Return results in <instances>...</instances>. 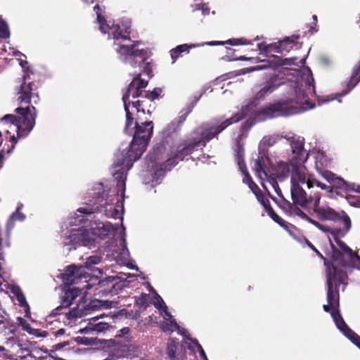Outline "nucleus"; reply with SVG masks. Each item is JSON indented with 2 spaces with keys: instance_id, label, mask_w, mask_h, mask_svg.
I'll list each match as a JSON object with an SVG mask.
<instances>
[{
  "instance_id": "nucleus-1",
  "label": "nucleus",
  "mask_w": 360,
  "mask_h": 360,
  "mask_svg": "<svg viewBox=\"0 0 360 360\" xmlns=\"http://www.w3.org/2000/svg\"><path fill=\"white\" fill-rule=\"evenodd\" d=\"M248 106L243 108L240 111L233 115L230 118L221 120L215 119L212 122H205L198 127L192 136L181 140L171 150L172 156L160 165V170L167 172L176 166L179 161H183L186 157L191 155L200 146L205 147L206 144L232 124L236 123L247 116Z\"/></svg>"
},
{
  "instance_id": "nucleus-2",
  "label": "nucleus",
  "mask_w": 360,
  "mask_h": 360,
  "mask_svg": "<svg viewBox=\"0 0 360 360\" xmlns=\"http://www.w3.org/2000/svg\"><path fill=\"white\" fill-rule=\"evenodd\" d=\"M29 75H24L15 89L16 100L20 105L15 110V115L8 114L1 121L9 122L16 127L17 138H25L35 125L37 110L34 105L39 102V82L29 81Z\"/></svg>"
},
{
  "instance_id": "nucleus-3",
  "label": "nucleus",
  "mask_w": 360,
  "mask_h": 360,
  "mask_svg": "<svg viewBox=\"0 0 360 360\" xmlns=\"http://www.w3.org/2000/svg\"><path fill=\"white\" fill-rule=\"evenodd\" d=\"M135 131L129 150L122 159L114 163L113 176L117 181V193L124 197L127 172L135 161L138 160L146 150L153 132V122L146 121L139 124L135 122Z\"/></svg>"
},
{
  "instance_id": "nucleus-4",
  "label": "nucleus",
  "mask_w": 360,
  "mask_h": 360,
  "mask_svg": "<svg viewBox=\"0 0 360 360\" xmlns=\"http://www.w3.org/2000/svg\"><path fill=\"white\" fill-rule=\"evenodd\" d=\"M300 167H297V169H295V167H292L290 192L292 201L303 208L309 209L310 214L311 210L320 220H338L340 217L339 214L333 209L319 206L322 196L319 191H311L307 195L305 191L297 182V180L302 184L307 183L306 176L300 172Z\"/></svg>"
},
{
  "instance_id": "nucleus-5",
  "label": "nucleus",
  "mask_w": 360,
  "mask_h": 360,
  "mask_svg": "<svg viewBox=\"0 0 360 360\" xmlns=\"http://www.w3.org/2000/svg\"><path fill=\"white\" fill-rule=\"evenodd\" d=\"M346 272L336 266L332 265L326 269V284H327V302L328 304L323 306L326 312H332V309L339 307V288L347 279Z\"/></svg>"
},
{
  "instance_id": "nucleus-6",
  "label": "nucleus",
  "mask_w": 360,
  "mask_h": 360,
  "mask_svg": "<svg viewBox=\"0 0 360 360\" xmlns=\"http://www.w3.org/2000/svg\"><path fill=\"white\" fill-rule=\"evenodd\" d=\"M229 44L231 46H239V45H250L252 44L251 41L245 38H238V39H229L226 41H212L204 42L201 44H184L177 46L176 48L170 51V55L173 60L172 63H174L176 60L180 56L181 53L184 52H188L190 49L195 48L200 46H218Z\"/></svg>"
},
{
  "instance_id": "nucleus-7",
  "label": "nucleus",
  "mask_w": 360,
  "mask_h": 360,
  "mask_svg": "<svg viewBox=\"0 0 360 360\" xmlns=\"http://www.w3.org/2000/svg\"><path fill=\"white\" fill-rule=\"evenodd\" d=\"M254 169L256 174L262 181V186L264 189L266 188L263 181H266L272 186L276 193L278 195H281V191L277 182V179L278 178L275 176L274 173H271L269 169L265 165L264 160L262 156L258 155L257 158L255 160Z\"/></svg>"
},
{
  "instance_id": "nucleus-8",
  "label": "nucleus",
  "mask_w": 360,
  "mask_h": 360,
  "mask_svg": "<svg viewBox=\"0 0 360 360\" xmlns=\"http://www.w3.org/2000/svg\"><path fill=\"white\" fill-rule=\"evenodd\" d=\"M295 112V108L291 105L288 101H278L262 108L259 114L269 118H274L279 116H288Z\"/></svg>"
},
{
  "instance_id": "nucleus-9",
  "label": "nucleus",
  "mask_w": 360,
  "mask_h": 360,
  "mask_svg": "<svg viewBox=\"0 0 360 360\" xmlns=\"http://www.w3.org/2000/svg\"><path fill=\"white\" fill-rule=\"evenodd\" d=\"M299 34H292L290 37H285L283 40H281L276 43L271 44L268 46H265L262 48L263 44H259V49L261 51L269 52V49H274L277 53H281L283 51H290L294 46L297 44V40L300 39Z\"/></svg>"
},
{
  "instance_id": "nucleus-10",
  "label": "nucleus",
  "mask_w": 360,
  "mask_h": 360,
  "mask_svg": "<svg viewBox=\"0 0 360 360\" xmlns=\"http://www.w3.org/2000/svg\"><path fill=\"white\" fill-rule=\"evenodd\" d=\"M97 338H87V337H75L72 338L70 340L63 341L60 343L55 344L52 346V351H58L66 346H72V349L77 352H80L81 351H83V349H80L79 348L75 349V346L74 345L75 343H76L77 345H87V346H92L97 345ZM85 349H84V351Z\"/></svg>"
},
{
  "instance_id": "nucleus-11",
  "label": "nucleus",
  "mask_w": 360,
  "mask_h": 360,
  "mask_svg": "<svg viewBox=\"0 0 360 360\" xmlns=\"http://www.w3.org/2000/svg\"><path fill=\"white\" fill-rule=\"evenodd\" d=\"M145 92H146V91L141 90L136 86H134L133 89L130 92H129V86H128L125 93L123 94V96H122V101H123L124 105L128 104V105H129V104L131 103L130 101H129L130 96H131L132 98H139V97H141V98H144ZM144 102H145V101L143 99L137 100L136 101L131 102V105H132L133 108H136V112L138 114L139 112H142L143 114L146 113L145 108H144Z\"/></svg>"
},
{
  "instance_id": "nucleus-12",
  "label": "nucleus",
  "mask_w": 360,
  "mask_h": 360,
  "mask_svg": "<svg viewBox=\"0 0 360 360\" xmlns=\"http://www.w3.org/2000/svg\"><path fill=\"white\" fill-rule=\"evenodd\" d=\"M88 277L89 274L84 271L83 266L77 267L75 265L68 266L62 275L63 281L67 285L77 283L81 278Z\"/></svg>"
},
{
  "instance_id": "nucleus-13",
  "label": "nucleus",
  "mask_w": 360,
  "mask_h": 360,
  "mask_svg": "<svg viewBox=\"0 0 360 360\" xmlns=\"http://www.w3.org/2000/svg\"><path fill=\"white\" fill-rule=\"evenodd\" d=\"M324 179L331 184V187L340 189L341 191L348 192L354 191L360 193V186L355 184H349L346 182L343 179L337 176L333 172H325Z\"/></svg>"
},
{
  "instance_id": "nucleus-14",
  "label": "nucleus",
  "mask_w": 360,
  "mask_h": 360,
  "mask_svg": "<svg viewBox=\"0 0 360 360\" xmlns=\"http://www.w3.org/2000/svg\"><path fill=\"white\" fill-rule=\"evenodd\" d=\"M103 315L96 316L90 319L87 326L79 331L81 333H88L90 332L101 333L107 330L109 328V324L103 321H98Z\"/></svg>"
},
{
  "instance_id": "nucleus-15",
  "label": "nucleus",
  "mask_w": 360,
  "mask_h": 360,
  "mask_svg": "<svg viewBox=\"0 0 360 360\" xmlns=\"http://www.w3.org/2000/svg\"><path fill=\"white\" fill-rule=\"evenodd\" d=\"M331 316L333 318L338 328L350 340L356 333H354L351 328H349L338 311L333 310L331 312Z\"/></svg>"
},
{
  "instance_id": "nucleus-16",
  "label": "nucleus",
  "mask_w": 360,
  "mask_h": 360,
  "mask_svg": "<svg viewBox=\"0 0 360 360\" xmlns=\"http://www.w3.org/2000/svg\"><path fill=\"white\" fill-rule=\"evenodd\" d=\"M17 322L24 331L35 338H46L49 335L46 330L33 328L27 321L22 317H17Z\"/></svg>"
},
{
  "instance_id": "nucleus-17",
  "label": "nucleus",
  "mask_w": 360,
  "mask_h": 360,
  "mask_svg": "<svg viewBox=\"0 0 360 360\" xmlns=\"http://www.w3.org/2000/svg\"><path fill=\"white\" fill-rule=\"evenodd\" d=\"M290 86L293 89L295 98V101L297 104L302 105L307 102L308 96L303 89V85L300 84L298 81L292 82Z\"/></svg>"
},
{
  "instance_id": "nucleus-18",
  "label": "nucleus",
  "mask_w": 360,
  "mask_h": 360,
  "mask_svg": "<svg viewBox=\"0 0 360 360\" xmlns=\"http://www.w3.org/2000/svg\"><path fill=\"white\" fill-rule=\"evenodd\" d=\"M290 86L293 89L295 98V101L297 104L302 105L307 102L308 96L303 89V85L300 84L298 81L292 82Z\"/></svg>"
},
{
  "instance_id": "nucleus-19",
  "label": "nucleus",
  "mask_w": 360,
  "mask_h": 360,
  "mask_svg": "<svg viewBox=\"0 0 360 360\" xmlns=\"http://www.w3.org/2000/svg\"><path fill=\"white\" fill-rule=\"evenodd\" d=\"M117 229L110 223L98 224L96 228L92 229L93 233L101 239L106 238L110 236L112 232L115 231Z\"/></svg>"
},
{
  "instance_id": "nucleus-20",
  "label": "nucleus",
  "mask_w": 360,
  "mask_h": 360,
  "mask_svg": "<svg viewBox=\"0 0 360 360\" xmlns=\"http://www.w3.org/2000/svg\"><path fill=\"white\" fill-rule=\"evenodd\" d=\"M139 41H134L133 44L130 46L127 45H121L117 49V53L122 57V60L124 62L127 60V59L133 58V56L136 53V47Z\"/></svg>"
},
{
  "instance_id": "nucleus-21",
  "label": "nucleus",
  "mask_w": 360,
  "mask_h": 360,
  "mask_svg": "<svg viewBox=\"0 0 360 360\" xmlns=\"http://www.w3.org/2000/svg\"><path fill=\"white\" fill-rule=\"evenodd\" d=\"M148 58L147 51L144 49L136 50V53L133 56V58L127 59L124 63H129L132 68L141 67V64L144 63Z\"/></svg>"
},
{
  "instance_id": "nucleus-22",
  "label": "nucleus",
  "mask_w": 360,
  "mask_h": 360,
  "mask_svg": "<svg viewBox=\"0 0 360 360\" xmlns=\"http://www.w3.org/2000/svg\"><path fill=\"white\" fill-rule=\"evenodd\" d=\"M110 22L109 21L105 25V29L106 32H107V30H112L111 35L114 39H115V40H119V39L130 40V37L129 36V32L127 31V29L125 30V33H127V34H123L122 31L120 30V27L118 25H115L112 23V25H110Z\"/></svg>"
},
{
  "instance_id": "nucleus-23",
  "label": "nucleus",
  "mask_w": 360,
  "mask_h": 360,
  "mask_svg": "<svg viewBox=\"0 0 360 360\" xmlns=\"http://www.w3.org/2000/svg\"><path fill=\"white\" fill-rule=\"evenodd\" d=\"M281 84H275L272 80L267 81L264 86L257 93L256 99L263 100L267 95L275 91Z\"/></svg>"
},
{
  "instance_id": "nucleus-24",
  "label": "nucleus",
  "mask_w": 360,
  "mask_h": 360,
  "mask_svg": "<svg viewBox=\"0 0 360 360\" xmlns=\"http://www.w3.org/2000/svg\"><path fill=\"white\" fill-rule=\"evenodd\" d=\"M298 204H295L293 201L292 203L286 201L283 209L290 215H296L300 217L301 219L306 220L308 219V215L304 213L300 207H297ZM299 206H300L299 205Z\"/></svg>"
},
{
  "instance_id": "nucleus-25",
  "label": "nucleus",
  "mask_w": 360,
  "mask_h": 360,
  "mask_svg": "<svg viewBox=\"0 0 360 360\" xmlns=\"http://www.w3.org/2000/svg\"><path fill=\"white\" fill-rule=\"evenodd\" d=\"M309 153L307 152H292V157L290 159V164L292 167H301L308 159Z\"/></svg>"
},
{
  "instance_id": "nucleus-26",
  "label": "nucleus",
  "mask_w": 360,
  "mask_h": 360,
  "mask_svg": "<svg viewBox=\"0 0 360 360\" xmlns=\"http://www.w3.org/2000/svg\"><path fill=\"white\" fill-rule=\"evenodd\" d=\"M273 57L274 58L273 60H268L266 61V64L262 65H257L252 68V70H260L266 68H272L274 70H276L281 65L288 64L287 63H285V60L287 59L283 60L277 56H273Z\"/></svg>"
},
{
  "instance_id": "nucleus-27",
  "label": "nucleus",
  "mask_w": 360,
  "mask_h": 360,
  "mask_svg": "<svg viewBox=\"0 0 360 360\" xmlns=\"http://www.w3.org/2000/svg\"><path fill=\"white\" fill-rule=\"evenodd\" d=\"M329 161L327 158L323 154L319 155L316 158L315 167L317 172L324 178L325 172H330L326 169L329 165Z\"/></svg>"
},
{
  "instance_id": "nucleus-28",
  "label": "nucleus",
  "mask_w": 360,
  "mask_h": 360,
  "mask_svg": "<svg viewBox=\"0 0 360 360\" xmlns=\"http://www.w3.org/2000/svg\"><path fill=\"white\" fill-rule=\"evenodd\" d=\"M235 153L236 158L239 168L240 170H243V168L246 169V165L244 160L245 150L243 143L240 141H237Z\"/></svg>"
},
{
  "instance_id": "nucleus-29",
  "label": "nucleus",
  "mask_w": 360,
  "mask_h": 360,
  "mask_svg": "<svg viewBox=\"0 0 360 360\" xmlns=\"http://www.w3.org/2000/svg\"><path fill=\"white\" fill-rule=\"evenodd\" d=\"M290 164L288 162H281L278 163L276 172L274 174L279 179H283L288 177L290 173Z\"/></svg>"
},
{
  "instance_id": "nucleus-30",
  "label": "nucleus",
  "mask_w": 360,
  "mask_h": 360,
  "mask_svg": "<svg viewBox=\"0 0 360 360\" xmlns=\"http://www.w3.org/2000/svg\"><path fill=\"white\" fill-rule=\"evenodd\" d=\"M236 49L226 47V55L224 56L221 59L225 61H236V60H249L251 58H247L244 56H237L235 55Z\"/></svg>"
},
{
  "instance_id": "nucleus-31",
  "label": "nucleus",
  "mask_w": 360,
  "mask_h": 360,
  "mask_svg": "<svg viewBox=\"0 0 360 360\" xmlns=\"http://www.w3.org/2000/svg\"><path fill=\"white\" fill-rule=\"evenodd\" d=\"M331 233L333 235H335L334 231H331ZM334 238L335 241L336 242L337 245L340 247L341 250L348 255L349 259H352L354 256L356 255V252H354L345 243L342 241L336 236H334Z\"/></svg>"
},
{
  "instance_id": "nucleus-32",
  "label": "nucleus",
  "mask_w": 360,
  "mask_h": 360,
  "mask_svg": "<svg viewBox=\"0 0 360 360\" xmlns=\"http://www.w3.org/2000/svg\"><path fill=\"white\" fill-rule=\"evenodd\" d=\"M124 110L126 112V123L124 129V131L127 134H132V129H131L133 124L134 117L132 113L129 111L128 104L124 105Z\"/></svg>"
},
{
  "instance_id": "nucleus-33",
  "label": "nucleus",
  "mask_w": 360,
  "mask_h": 360,
  "mask_svg": "<svg viewBox=\"0 0 360 360\" xmlns=\"http://www.w3.org/2000/svg\"><path fill=\"white\" fill-rule=\"evenodd\" d=\"M288 140L290 141L292 152H307L304 148V142L303 140H300L295 137H291L288 139Z\"/></svg>"
},
{
  "instance_id": "nucleus-34",
  "label": "nucleus",
  "mask_w": 360,
  "mask_h": 360,
  "mask_svg": "<svg viewBox=\"0 0 360 360\" xmlns=\"http://www.w3.org/2000/svg\"><path fill=\"white\" fill-rule=\"evenodd\" d=\"M147 85L148 81L142 79L141 78V73H139L136 75V77L132 79L131 83L129 84V92H130L135 86H136L141 90H144Z\"/></svg>"
},
{
  "instance_id": "nucleus-35",
  "label": "nucleus",
  "mask_w": 360,
  "mask_h": 360,
  "mask_svg": "<svg viewBox=\"0 0 360 360\" xmlns=\"http://www.w3.org/2000/svg\"><path fill=\"white\" fill-rule=\"evenodd\" d=\"M94 10L95 11L97 15V21L99 24V29L103 33H106L105 29V25L108 22L105 20V17L102 15V8L100 7L98 4H96L94 7Z\"/></svg>"
},
{
  "instance_id": "nucleus-36",
  "label": "nucleus",
  "mask_w": 360,
  "mask_h": 360,
  "mask_svg": "<svg viewBox=\"0 0 360 360\" xmlns=\"http://www.w3.org/2000/svg\"><path fill=\"white\" fill-rule=\"evenodd\" d=\"M360 81V65L355 67L353 70L352 76L349 81L347 83L349 91L353 89Z\"/></svg>"
},
{
  "instance_id": "nucleus-37",
  "label": "nucleus",
  "mask_w": 360,
  "mask_h": 360,
  "mask_svg": "<svg viewBox=\"0 0 360 360\" xmlns=\"http://www.w3.org/2000/svg\"><path fill=\"white\" fill-rule=\"evenodd\" d=\"M266 212H267L268 215L277 224H278L281 226L283 228L288 227V223L283 219L281 217H279L274 210V209L271 207H269L266 210Z\"/></svg>"
},
{
  "instance_id": "nucleus-38",
  "label": "nucleus",
  "mask_w": 360,
  "mask_h": 360,
  "mask_svg": "<svg viewBox=\"0 0 360 360\" xmlns=\"http://www.w3.org/2000/svg\"><path fill=\"white\" fill-rule=\"evenodd\" d=\"M160 328L164 332H169L170 333L174 331V329H179V326L174 319L169 320L167 322H163L160 325Z\"/></svg>"
},
{
  "instance_id": "nucleus-39",
  "label": "nucleus",
  "mask_w": 360,
  "mask_h": 360,
  "mask_svg": "<svg viewBox=\"0 0 360 360\" xmlns=\"http://www.w3.org/2000/svg\"><path fill=\"white\" fill-rule=\"evenodd\" d=\"M279 139L278 136L276 135H269V136H265L263 137L261 141V144L264 147L269 148L273 146L275 143H277V141Z\"/></svg>"
},
{
  "instance_id": "nucleus-40",
  "label": "nucleus",
  "mask_w": 360,
  "mask_h": 360,
  "mask_svg": "<svg viewBox=\"0 0 360 360\" xmlns=\"http://www.w3.org/2000/svg\"><path fill=\"white\" fill-rule=\"evenodd\" d=\"M177 345L178 342L174 340H169L167 343V354L171 360H175Z\"/></svg>"
},
{
  "instance_id": "nucleus-41",
  "label": "nucleus",
  "mask_w": 360,
  "mask_h": 360,
  "mask_svg": "<svg viewBox=\"0 0 360 360\" xmlns=\"http://www.w3.org/2000/svg\"><path fill=\"white\" fill-rule=\"evenodd\" d=\"M10 37V32L6 22L0 15V38L7 39Z\"/></svg>"
},
{
  "instance_id": "nucleus-42",
  "label": "nucleus",
  "mask_w": 360,
  "mask_h": 360,
  "mask_svg": "<svg viewBox=\"0 0 360 360\" xmlns=\"http://www.w3.org/2000/svg\"><path fill=\"white\" fill-rule=\"evenodd\" d=\"M73 300H74L70 299V297H66L65 291L64 295L62 297L61 304L54 309V311H56L55 314H59L60 313V311L63 308H68V307H70L72 303Z\"/></svg>"
},
{
  "instance_id": "nucleus-43",
  "label": "nucleus",
  "mask_w": 360,
  "mask_h": 360,
  "mask_svg": "<svg viewBox=\"0 0 360 360\" xmlns=\"http://www.w3.org/2000/svg\"><path fill=\"white\" fill-rule=\"evenodd\" d=\"M17 300L19 302V304L23 307L25 310L26 316L29 317L30 316V306L26 301L25 297L22 293H19L17 295Z\"/></svg>"
},
{
  "instance_id": "nucleus-44",
  "label": "nucleus",
  "mask_w": 360,
  "mask_h": 360,
  "mask_svg": "<svg viewBox=\"0 0 360 360\" xmlns=\"http://www.w3.org/2000/svg\"><path fill=\"white\" fill-rule=\"evenodd\" d=\"M4 311L0 309V325L3 324V327L8 328L11 332H14L16 329L14 323H11V321L6 319L4 316H3L2 314Z\"/></svg>"
},
{
  "instance_id": "nucleus-45",
  "label": "nucleus",
  "mask_w": 360,
  "mask_h": 360,
  "mask_svg": "<svg viewBox=\"0 0 360 360\" xmlns=\"http://www.w3.org/2000/svg\"><path fill=\"white\" fill-rule=\"evenodd\" d=\"M307 184L309 188H311L315 184L317 187L321 188L323 190H327L331 191V189L329 186L323 184L315 179H308L307 181Z\"/></svg>"
},
{
  "instance_id": "nucleus-46",
  "label": "nucleus",
  "mask_w": 360,
  "mask_h": 360,
  "mask_svg": "<svg viewBox=\"0 0 360 360\" xmlns=\"http://www.w3.org/2000/svg\"><path fill=\"white\" fill-rule=\"evenodd\" d=\"M102 257L99 255H92L86 259L84 263V267L90 269L93 265L98 264L101 262Z\"/></svg>"
},
{
  "instance_id": "nucleus-47",
  "label": "nucleus",
  "mask_w": 360,
  "mask_h": 360,
  "mask_svg": "<svg viewBox=\"0 0 360 360\" xmlns=\"http://www.w3.org/2000/svg\"><path fill=\"white\" fill-rule=\"evenodd\" d=\"M255 196L257 200L261 203V205L264 207V208L267 210L268 207H271L268 198L264 195V194L260 191L258 193H255Z\"/></svg>"
},
{
  "instance_id": "nucleus-48",
  "label": "nucleus",
  "mask_w": 360,
  "mask_h": 360,
  "mask_svg": "<svg viewBox=\"0 0 360 360\" xmlns=\"http://www.w3.org/2000/svg\"><path fill=\"white\" fill-rule=\"evenodd\" d=\"M303 240L305 243V244L311 250H313L316 255L321 258L325 263L326 264V259L324 257V256L316 248V247L306 238L303 237Z\"/></svg>"
},
{
  "instance_id": "nucleus-49",
  "label": "nucleus",
  "mask_w": 360,
  "mask_h": 360,
  "mask_svg": "<svg viewBox=\"0 0 360 360\" xmlns=\"http://www.w3.org/2000/svg\"><path fill=\"white\" fill-rule=\"evenodd\" d=\"M162 92L161 89L160 88H155L152 91H146L144 98L149 99L150 101H154L156 98H158L160 93Z\"/></svg>"
},
{
  "instance_id": "nucleus-50",
  "label": "nucleus",
  "mask_w": 360,
  "mask_h": 360,
  "mask_svg": "<svg viewBox=\"0 0 360 360\" xmlns=\"http://www.w3.org/2000/svg\"><path fill=\"white\" fill-rule=\"evenodd\" d=\"M193 106L189 105L185 112H181V115L177 119V124L181 125L186 120L188 115L192 112Z\"/></svg>"
},
{
  "instance_id": "nucleus-51",
  "label": "nucleus",
  "mask_w": 360,
  "mask_h": 360,
  "mask_svg": "<svg viewBox=\"0 0 360 360\" xmlns=\"http://www.w3.org/2000/svg\"><path fill=\"white\" fill-rule=\"evenodd\" d=\"M82 292V290L78 288H72L66 290V297H70V299L75 300Z\"/></svg>"
},
{
  "instance_id": "nucleus-52",
  "label": "nucleus",
  "mask_w": 360,
  "mask_h": 360,
  "mask_svg": "<svg viewBox=\"0 0 360 360\" xmlns=\"http://www.w3.org/2000/svg\"><path fill=\"white\" fill-rule=\"evenodd\" d=\"M328 240L332 250V259L333 260L340 259L342 257V252L335 246V245L332 243L330 238H328Z\"/></svg>"
},
{
  "instance_id": "nucleus-53",
  "label": "nucleus",
  "mask_w": 360,
  "mask_h": 360,
  "mask_svg": "<svg viewBox=\"0 0 360 360\" xmlns=\"http://www.w3.org/2000/svg\"><path fill=\"white\" fill-rule=\"evenodd\" d=\"M141 67H142V71L146 73L148 77L153 76V70L152 65L150 62H144V63L141 64Z\"/></svg>"
},
{
  "instance_id": "nucleus-54",
  "label": "nucleus",
  "mask_w": 360,
  "mask_h": 360,
  "mask_svg": "<svg viewBox=\"0 0 360 360\" xmlns=\"http://www.w3.org/2000/svg\"><path fill=\"white\" fill-rule=\"evenodd\" d=\"M148 295L142 293L140 297L136 298V304L139 307L146 306L147 304Z\"/></svg>"
},
{
  "instance_id": "nucleus-55",
  "label": "nucleus",
  "mask_w": 360,
  "mask_h": 360,
  "mask_svg": "<svg viewBox=\"0 0 360 360\" xmlns=\"http://www.w3.org/2000/svg\"><path fill=\"white\" fill-rule=\"evenodd\" d=\"M10 141L11 142V146H8V148L6 149V153L8 155L11 153L15 148V143H17V139L14 135L10 136Z\"/></svg>"
},
{
  "instance_id": "nucleus-56",
  "label": "nucleus",
  "mask_w": 360,
  "mask_h": 360,
  "mask_svg": "<svg viewBox=\"0 0 360 360\" xmlns=\"http://www.w3.org/2000/svg\"><path fill=\"white\" fill-rule=\"evenodd\" d=\"M248 184L255 195V193H258L261 191L258 186L253 181V180H250V182H248Z\"/></svg>"
},
{
  "instance_id": "nucleus-57",
  "label": "nucleus",
  "mask_w": 360,
  "mask_h": 360,
  "mask_svg": "<svg viewBox=\"0 0 360 360\" xmlns=\"http://www.w3.org/2000/svg\"><path fill=\"white\" fill-rule=\"evenodd\" d=\"M350 261L356 269L360 270V255L356 253V255L354 256L353 259H350Z\"/></svg>"
},
{
  "instance_id": "nucleus-58",
  "label": "nucleus",
  "mask_w": 360,
  "mask_h": 360,
  "mask_svg": "<svg viewBox=\"0 0 360 360\" xmlns=\"http://www.w3.org/2000/svg\"><path fill=\"white\" fill-rule=\"evenodd\" d=\"M162 303H163V306L162 305H160V306H157L156 305V307L157 308H160V309H162L165 313V315L166 316L168 317V321L169 320H172V319H174L173 316H172V314H170V312L168 311L167 310V307L165 305V304L164 303V302L162 300Z\"/></svg>"
},
{
  "instance_id": "nucleus-59",
  "label": "nucleus",
  "mask_w": 360,
  "mask_h": 360,
  "mask_svg": "<svg viewBox=\"0 0 360 360\" xmlns=\"http://www.w3.org/2000/svg\"><path fill=\"white\" fill-rule=\"evenodd\" d=\"M96 209L94 210L93 208H87V207H80L77 210L78 212L83 214H92L96 211Z\"/></svg>"
},
{
  "instance_id": "nucleus-60",
  "label": "nucleus",
  "mask_w": 360,
  "mask_h": 360,
  "mask_svg": "<svg viewBox=\"0 0 360 360\" xmlns=\"http://www.w3.org/2000/svg\"><path fill=\"white\" fill-rule=\"evenodd\" d=\"M24 219V216L22 214L16 211L15 212L13 213L11 216V220L15 221L16 219L22 220Z\"/></svg>"
},
{
  "instance_id": "nucleus-61",
  "label": "nucleus",
  "mask_w": 360,
  "mask_h": 360,
  "mask_svg": "<svg viewBox=\"0 0 360 360\" xmlns=\"http://www.w3.org/2000/svg\"><path fill=\"white\" fill-rule=\"evenodd\" d=\"M65 314L69 319H72L78 316V311L76 309L69 310Z\"/></svg>"
},
{
  "instance_id": "nucleus-62",
  "label": "nucleus",
  "mask_w": 360,
  "mask_h": 360,
  "mask_svg": "<svg viewBox=\"0 0 360 360\" xmlns=\"http://www.w3.org/2000/svg\"><path fill=\"white\" fill-rule=\"evenodd\" d=\"M350 340L360 348V336L356 333L354 334L350 339Z\"/></svg>"
},
{
  "instance_id": "nucleus-63",
  "label": "nucleus",
  "mask_w": 360,
  "mask_h": 360,
  "mask_svg": "<svg viewBox=\"0 0 360 360\" xmlns=\"http://www.w3.org/2000/svg\"><path fill=\"white\" fill-rule=\"evenodd\" d=\"M305 85H307L309 88L312 87L313 91H314V80L311 76H309L307 80L305 82Z\"/></svg>"
},
{
  "instance_id": "nucleus-64",
  "label": "nucleus",
  "mask_w": 360,
  "mask_h": 360,
  "mask_svg": "<svg viewBox=\"0 0 360 360\" xmlns=\"http://www.w3.org/2000/svg\"><path fill=\"white\" fill-rule=\"evenodd\" d=\"M243 173H244L245 174V176H244V179H243V182L248 184V182H250V180H252V177L250 176V175L249 174V173L247 171V169H245L243 168V170H241Z\"/></svg>"
}]
</instances>
